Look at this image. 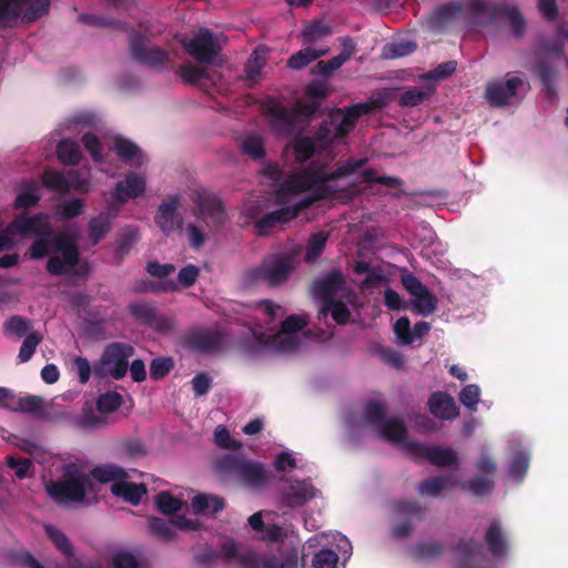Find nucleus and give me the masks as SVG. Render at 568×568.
Instances as JSON below:
<instances>
[{"label": "nucleus", "mask_w": 568, "mask_h": 568, "mask_svg": "<svg viewBox=\"0 0 568 568\" xmlns=\"http://www.w3.org/2000/svg\"><path fill=\"white\" fill-rule=\"evenodd\" d=\"M133 474L135 471H125L113 464L101 465L89 471L82 463H72L63 467L61 480L47 484V491L61 505L81 503L88 495L94 493V479L102 484L111 483L113 495L138 505L146 494V488L144 483L133 480Z\"/></svg>", "instance_id": "nucleus-3"}, {"label": "nucleus", "mask_w": 568, "mask_h": 568, "mask_svg": "<svg viewBox=\"0 0 568 568\" xmlns=\"http://www.w3.org/2000/svg\"><path fill=\"white\" fill-rule=\"evenodd\" d=\"M155 504L158 509L165 515L175 514L185 505L184 501L173 497L169 491L160 493L155 498Z\"/></svg>", "instance_id": "nucleus-44"}, {"label": "nucleus", "mask_w": 568, "mask_h": 568, "mask_svg": "<svg viewBox=\"0 0 568 568\" xmlns=\"http://www.w3.org/2000/svg\"><path fill=\"white\" fill-rule=\"evenodd\" d=\"M495 481L493 478L477 475L469 479L466 488L475 496L483 497L493 491Z\"/></svg>", "instance_id": "nucleus-46"}, {"label": "nucleus", "mask_w": 568, "mask_h": 568, "mask_svg": "<svg viewBox=\"0 0 568 568\" xmlns=\"http://www.w3.org/2000/svg\"><path fill=\"white\" fill-rule=\"evenodd\" d=\"M258 312L271 320H281L285 315L283 306L271 301H263L258 306Z\"/></svg>", "instance_id": "nucleus-64"}, {"label": "nucleus", "mask_w": 568, "mask_h": 568, "mask_svg": "<svg viewBox=\"0 0 568 568\" xmlns=\"http://www.w3.org/2000/svg\"><path fill=\"white\" fill-rule=\"evenodd\" d=\"M180 75L184 82L200 84L205 79L206 71L201 65L187 63L180 68Z\"/></svg>", "instance_id": "nucleus-52"}, {"label": "nucleus", "mask_w": 568, "mask_h": 568, "mask_svg": "<svg viewBox=\"0 0 568 568\" xmlns=\"http://www.w3.org/2000/svg\"><path fill=\"white\" fill-rule=\"evenodd\" d=\"M83 145L85 150L90 153L93 162L98 164L104 163V155L102 153V144L100 140L94 134H84L82 138Z\"/></svg>", "instance_id": "nucleus-55"}, {"label": "nucleus", "mask_w": 568, "mask_h": 568, "mask_svg": "<svg viewBox=\"0 0 568 568\" xmlns=\"http://www.w3.org/2000/svg\"><path fill=\"white\" fill-rule=\"evenodd\" d=\"M221 552L226 559L235 560L241 568H296L295 557L280 560L274 557L261 556L236 545L231 539L223 540Z\"/></svg>", "instance_id": "nucleus-12"}, {"label": "nucleus", "mask_w": 568, "mask_h": 568, "mask_svg": "<svg viewBox=\"0 0 568 568\" xmlns=\"http://www.w3.org/2000/svg\"><path fill=\"white\" fill-rule=\"evenodd\" d=\"M307 324L306 314H296L282 321L280 331H275V327L253 329V341L247 348L251 353H293L301 348L303 343L301 332Z\"/></svg>", "instance_id": "nucleus-5"}, {"label": "nucleus", "mask_w": 568, "mask_h": 568, "mask_svg": "<svg viewBox=\"0 0 568 568\" xmlns=\"http://www.w3.org/2000/svg\"><path fill=\"white\" fill-rule=\"evenodd\" d=\"M123 403L122 396L116 392H106L99 396L97 407L100 413L115 412Z\"/></svg>", "instance_id": "nucleus-47"}, {"label": "nucleus", "mask_w": 568, "mask_h": 568, "mask_svg": "<svg viewBox=\"0 0 568 568\" xmlns=\"http://www.w3.org/2000/svg\"><path fill=\"white\" fill-rule=\"evenodd\" d=\"M197 528V520L186 519L184 517L174 520L152 518L149 524L150 534L163 540L171 539L178 530L192 531L196 530Z\"/></svg>", "instance_id": "nucleus-20"}, {"label": "nucleus", "mask_w": 568, "mask_h": 568, "mask_svg": "<svg viewBox=\"0 0 568 568\" xmlns=\"http://www.w3.org/2000/svg\"><path fill=\"white\" fill-rule=\"evenodd\" d=\"M523 85L524 80L519 77L489 82L486 88V99L491 106H505L509 104L513 99L517 98V90Z\"/></svg>", "instance_id": "nucleus-15"}, {"label": "nucleus", "mask_w": 568, "mask_h": 568, "mask_svg": "<svg viewBox=\"0 0 568 568\" xmlns=\"http://www.w3.org/2000/svg\"><path fill=\"white\" fill-rule=\"evenodd\" d=\"M362 423L378 437L402 445L412 456L419 459L426 456V448L410 439L400 420L385 415L382 402L372 399L366 404Z\"/></svg>", "instance_id": "nucleus-6"}, {"label": "nucleus", "mask_w": 568, "mask_h": 568, "mask_svg": "<svg viewBox=\"0 0 568 568\" xmlns=\"http://www.w3.org/2000/svg\"><path fill=\"white\" fill-rule=\"evenodd\" d=\"M215 443L226 449L237 450L241 447V444L231 439L229 432L224 426H217L214 432Z\"/></svg>", "instance_id": "nucleus-63"}, {"label": "nucleus", "mask_w": 568, "mask_h": 568, "mask_svg": "<svg viewBox=\"0 0 568 568\" xmlns=\"http://www.w3.org/2000/svg\"><path fill=\"white\" fill-rule=\"evenodd\" d=\"M479 399L480 389L476 384L466 385L459 393L460 403L471 412L477 409Z\"/></svg>", "instance_id": "nucleus-51"}, {"label": "nucleus", "mask_w": 568, "mask_h": 568, "mask_svg": "<svg viewBox=\"0 0 568 568\" xmlns=\"http://www.w3.org/2000/svg\"><path fill=\"white\" fill-rule=\"evenodd\" d=\"M133 355V347L128 344L115 343L108 346L95 369L102 375H110L120 379L128 372V361Z\"/></svg>", "instance_id": "nucleus-14"}, {"label": "nucleus", "mask_w": 568, "mask_h": 568, "mask_svg": "<svg viewBox=\"0 0 568 568\" xmlns=\"http://www.w3.org/2000/svg\"><path fill=\"white\" fill-rule=\"evenodd\" d=\"M295 268L294 258L288 254H272L266 256L257 266L251 267L244 274L247 284L264 282L277 286L287 281Z\"/></svg>", "instance_id": "nucleus-10"}, {"label": "nucleus", "mask_w": 568, "mask_h": 568, "mask_svg": "<svg viewBox=\"0 0 568 568\" xmlns=\"http://www.w3.org/2000/svg\"><path fill=\"white\" fill-rule=\"evenodd\" d=\"M338 556L334 550L321 549L312 559V568H337Z\"/></svg>", "instance_id": "nucleus-50"}, {"label": "nucleus", "mask_w": 568, "mask_h": 568, "mask_svg": "<svg viewBox=\"0 0 568 568\" xmlns=\"http://www.w3.org/2000/svg\"><path fill=\"white\" fill-rule=\"evenodd\" d=\"M180 203L181 197L175 194L169 196L158 207L154 222L165 235H170L182 226V220L176 214Z\"/></svg>", "instance_id": "nucleus-19"}, {"label": "nucleus", "mask_w": 568, "mask_h": 568, "mask_svg": "<svg viewBox=\"0 0 568 568\" xmlns=\"http://www.w3.org/2000/svg\"><path fill=\"white\" fill-rule=\"evenodd\" d=\"M463 16V4L459 1H450L437 7L428 18L430 28L444 31Z\"/></svg>", "instance_id": "nucleus-22"}, {"label": "nucleus", "mask_w": 568, "mask_h": 568, "mask_svg": "<svg viewBox=\"0 0 568 568\" xmlns=\"http://www.w3.org/2000/svg\"><path fill=\"white\" fill-rule=\"evenodd\" d=\"M114 216L115 214L103 212L90 220L88 230L89 237L93 244H97L105 236V234L110 230L111 222L114 219Z\"/></svg>", "instance_id": "nucleus-32"}, {"label": "nucleus", "mask_w": 568, "mask_h": 568, "mask_svg": "<svg viewBox=\"0 0 568 568\" xmlns=\"http://www.w3.org/2000/svg\"><path fill=\"white\" fill-rule=\"evenodd\" d=\"M45 531L54 545L64 554L70 555L72 547L65 535L53 526H45Z\"/></svg>", "instance_id": "nucleus-60"}, {"label": "nucleus", "mask_w": 568, "mask_h": 568, "mask_svg": "<svg viewBox=\"0 0 568 568\" xmlns=\"http://www.w3.org/2000/svg\"><path fill=\"white\" fill-rule=\"evenodd\" d=\"M428 412L443 420H453L459 415V408L454 398L445 392H436L430 395Z\"/></svg>", "instance_id": "nucleus-24"}, {"label": "nucleus", "mask_w": 568, "mask_h": 568, "mask_svg": "<svg viewBox=\"0 0 568 568\" xmlns=\"http://www.w3.org/2000/svg\"><path fill=\"white\" fill-rule=\"evenodd\" d=\"M6 332L17 337L27 336L30 332V323L22 317L13 316L4 324Z\"/></svg>", "instance_id": "nucleus-57"}, {"label": "nucleus", "mask_w": 568, "mask_h": 568, "mask_svg": "<svg viewBox=\"0 0 568 568\" xmlns=\"http://www.w3.org/2000/svg\"><path fill=\"white\" fill-rule=\"evenodd\" d=\"M484 540L488 551L494 558L498 559L506 556L508 550V541L500 521L493 520L489 524L485 532Z\"/></svg>", "instance_id": "nucleus-27"}, {"label": "nucleus", "mask_w": 568, "mask_h": 568, "mask_svg": "<svg viewBox=\"0 0 568 568\" xmlns=\"http://www.w3.org/2000/svg\"><path fill=\"white\" fill-rule=\"evenodd\" d=\"M133 58L146 65L159 67L168 59V53L156 47H146L139 41L132 42Z\"/></svg>", "instance_id": "nucleus-28"}, {"label": "nucleus", "mask_w": 568, "mask_h": 568, "mask_svg": "<svg viewBox=\"0 0 568 568\" xmlns=\"http://www.w3.org/2000/svg\"><path fill=\"white\" fill-rule=\"evenodd\" d=\"M428 464L438 467L457 466L458 456L450 447L428 446Z\"/></svg>", "instance_id": "nucleus-31"}, {"label": "nucleus", "mask_w": 568, "mask_h": 568, "mask_svg": "<svg viewBox=\"0 0 568 568\" xmlns=\"http://www.w3.org/2000/svg\"><path fill=\"white\" fill-rule=\"evenodd\" d=\"M51 0H0V28L30 23L49 12Z\"/></svg>", "instance_id": "nucleus-11"}, {"label": "nucleus", "mask_w": 568, "mask_h": 568, "mask_svg": "<svg viewBox=\"0 0 568 568\" xmlns=\"http://www.w3.org/2000/svg\"><path fill=\"white\" fill-rule=\"evenodd\" d=\"M225 344V337L217 331L202 329L194 332L189 338V345L197 352H215Z\"/></svg>", "instance_id": "nucleus-26"}, {"label": "nucleus", "mask_w": 568, "mask_h": 568, "mask_svg": "<svg viewBox=\"0 0 568 568\" xmlns=\"http://www.w3.org/2000/svg\"><path fill=\"white\" fill-rule=\"evenodd\" d=\"M42 182L55 192L65 193L70 190L68 174L63 175L57 171L47 170L42 175Z\"/></svg>", "instance_id": "nucleus-43"}, {"label": "nucleus", "mask_w": 568, "mask_h": 568, "mask_svg": "<svg viewBox=\"0 0 568 568\" xmlns=\"http://www.w3.org/2000/svg\"><path fill=\"white\" fill-rule=\"evenodd\" d=\"M457 485L455 474H446L428 478V496L437 497L452 490Z\"/></svg>", "instance_id": "nucleus-38"}, {"label": "nucleus", "mask_w": 568, "mask_h": 568, "mask_svg": "<svg viewBox=\"0 0 568 568\" xmlns=\"http://www.w3.org/2000/svg\"><path fill=\"white\" fill-rule=\"evenodd\" d=\"M16 234L37 236L30 248V255L36 260L49 256L47 268L50 274L84 275L88 273L87 263L79 257L75 241L67 240L63 234H54L47 215H21L6 229L0 223V251L13 244V235Z\"/></svg>", "instance_id": "nucleus-2"}, {"label": "nucleus", "mask_w": 568, "mask_h": 568, "mask_svg": "<svg viewBox=\"0 0 568 568\" xmlns=\"http://www.w3.org/2000/svg\"><path fill=\"white\" fill-rule=\"evenodd\" d=\"M317 490L306 480L295 481L285 487L282 498L288 507H300L306 501L314 499Z\"/></svg>", "instance_id": "nucleus-25"}, {"label": "nucleus", "mask_w": 568, "mask_h": 568, "mask_svg": "<svg viewBox=\"0 0 568 568\" xmlns=\"http://www.w3.org/2000/svg\"><path fill=\"white\" fill-rule=\"evenodd\" d=\"M146 191V176L142 173L130 172L114 187L112 197L119 204L142 196Z\"/></svg>", "instance_id": "nucleus-18"}, {"label": "nucleus", "mask_w": 568, "mask_h": 568, "mask_svg": "<svg viewBox=\"0 0 568 568\" xmlns=\"http://www.w3.org/2000/svg\"><path fill=\"white\" fill-rule=\"evenodd\" d=\"M394 332L397 341L402 345H410L416 339H420L426 332V324L424 322L416 323L414 328L410 329V324L407 317H399L394 324Z\"/></svg>", "instance_id": "nucleus-29"}, {"label": "nucleus", "mask_w": 568, "mask_h": 568, "mask_svg": "<svg viewBox=\"0 0 568 568\" xmlns=\"http://www.w3.org/2000/svg\"><path fill=\"white\" fill-rule=\"evenodd\" d=\"M70 189L81 193H89L92 190V182L88 174H83L78 170L68 172Z\"/></svg>", "instance_id": "nucleus-54"}, {"label": "nucleus", "mask_w": 568, "mask_h": 568, "mask_svg": "<svg viewBox=\"0 0 568 568\" xmlns=\"http://www.w3.org/2000/svg\"><path fill=\"white\" fill-rule=\"evenodd\" d=\"M42 398L38 396L14 398L12 410H20L39 415L42 408Z\"/></svg>", "instance_id": "nucleus-49"}, {"label": "nucleus", "mask_w": 568, "mask_h": 568, "mask_svg": "<svg viewBox=\"0 0 568 568\" xmlns=\"http://www.w3.org/2000/svg\"><path fill=\"white\" fill-rule=\"evenodd\" d=\"M501 4H491L483 0H470L468 4V21L478 27H485L499 20Z\"/></svg>", "instance_id": "nucleus-23"}, {"label": "nucleus", "mask_w": 568, "mask_h": 568, "mask_svg": "<svg viewBox=\"0 0 568 568\" xmlns=\"http://www.w3.org/2000/svg\"><path fill=\"white\" fill-rule=\"evenodd\" d=\"M507 19L510 27L511 32L516 38H521L526 31V22L523 13L517 7H509L501 4L499 9V20Z\"/></svg>", "instance_id": "nucleus-34"}, {"label": "nucleus", "mask_w": 568, "mask_h": 568, "mask_svg": "<svg viewBox=\"0 0 568 568\" xmlns=\"http://www.w3.org/2000/svg\"><path fill=\"white\" fill-rule=\"evenodd\" d=\"M328 52V48H312L308 47L293 54L287 62L291 69L300 70L315 61L316 59L325 55Z\"/></svg>", "instance_id": "nucleus-35"}, {"label": "nucleus", "mask_w": 568, "mask_h": 568, "mask_svg": "<svg viewBox=\"0 0 568 568\" xmlns=\"http://www.w3.org/2000/svg\"><path fill=\"white\" fill-rule=\"evenodd\" d=\"M111 565L113 568H138V558L130 551L118 549L111 556Z\"/></svg>", "instance_id": "nucleus-56"}, {"label": "nucleus", "mask_w": 568, "mask_h": 568, "mask_svg": "<svg viewBox=\"0 0 568 568\" xmlns=\"http://www.w3.org/2000/svg\"><path fill=\"white\" fill-rule=\"evenodd\" d=\"M173 366V362L168 357H160L152 361L150 374L152 378L159 379L165 376Z\"/></svg>", "instance_id": "nucleus-62"}, {"label": "nucleus", "mask_w": 568, "mask_h": 568, "mask_svg": "<svg viewBox=\"0 0 568 568\" xmlns=\"http://www.w3.org/2000/svg\"><path fill=\"white\" fill-rule=\"evenodd\" d=\"M59 160L65 165H75L81 159L79 145L71 140H62L57 145Z\"/></svg>", "instance_id": "nucleus-36"}, {"label": "nucleus", "mask_w": 568, "mask_h": 568, "mask_svg": "<svg viewBox=\"0 0 568 568\" xmlns=\"http://www.w3.org/2000/svg\"><path fill=\"white\" fill-rule=\"evenodd\" d=\"M529 467V455L525 452H517L511 458L508 466V475L510 478L521 481L527 474Z\"/></svg>", "instance_id": "nucleus-40"}, {"label": "nucleus", "mask_w": 568, "mask_h": 568, "mask_svg": "<svg viewBox=\"0 0 568 568\" xmlns=\"http://www.w3.org/2000/svg\"><path fill=\"white\" fill-rule=\"evenodd\" d=\"M314 297L322 301L321 314L328 313L338 324H344L349 318V311L339 298H347L351 302V292L344 286V278L339 272H331L324 277L314 282L312 286Z\"/></svg>", "instance_id": "nucleus-8"}, {"label": "nucleus", "mask_w": 568, "mask_h": 568, "mask_svg": "<svg viewBox=\"0 0 568 568\" xmlns=\"http://www.w3.org/2000/svg\"><path fill=\"white\" fill-rule=\"evenodd\" d=\"M373 104L365 102L347 108L345 111H333L327 121L322 124L316 140L310 138L297 139L292 146L284 150V156L290 160L292 156L297 164H303L317 150L318 155L326 154L331 159L336 155L333 145L341 142L355 126L357 119L371 112Z\"/></svg>", "instance_id": "nucleus-4"}, {"label": "nucleus", "mask_w": 568, "mask_h": 568, "mask_svg": "<svg viewBox=\"0 0 568 568\" xmlns=\"http://www.w3.org/2000/svg\"><path fill=\"white\" fill-rule=\"evenodd\" d=\"M366 162V159L348 160L341 163L336 169H332L317 158L307 168H296L285 173L277 165H268L264 170V175L274 182L278 197L285 195H303V197L290 202L288 205L272 211L260 219L258 210L251 202L245 203L243 212L248 217L256 219V232L265 234L270 227L293 220L298 211L318 199L328 195L342 197L337 194L348 184V179L362 169Z\"/></svg>", "instance_id": "nucleus-1"}, {"label": "nucleus", "mask_w": 568, "mask_h": 568, "mask_svg": "<svg viewBox=\"0 0 568 568\" xmlns=\"http://www.w3.org/2000/svg\"><path fill=\"white\" fill-rule=\"evenodd\" d=\"M317 109L315 103H297L287 109L274 98H266L261 103V110L268 119V125L273 131L282 135H291L297 126L301 118L311 116Z\"/></svg>", "instance_id": "nucleus-9"}, {"label": "nucleus", "mask_w": 568, "mask_h": 568, "mask_svg": "<svg viewBox=\"0 0 568 568\" xmlns=\"http://www.w3.org/2000/svg\"><path fill=\"white\" fill-rule=\"evenodd\" d=\"M191 507L196 515H214L224 508V500L211 494H199L191 500Z\"/></svg>", "instance_id": "nucleus-30"}, {"label": "nucleus", "mask_w": 568, "mask_h": 568, "mask_svg": "<svg viewBox=\"0 0 568 568\" xmlns=\"http://www.w3.org/2000/svg\"><path fill=\"white\" fill-rule=\"evenodd\" d=\"M185 51L201 63H212L217 57L225 38L213 34L207 29L199 30L192 38L181 37L179 40Z\"/></svg>", "instance_id": "nucleus-13"}, {"label": "nucleus", "mask_w": 568, "mask_h": 568, "mask_svg": "<svg viewBox=\"0 0 568 568\" xmlns=\"http://www.w3.org/2000/svg\"><path fill=\"white\" fill-rule=\"evenodd\" d=\"M328 233L323 231L317 232L310 237L305 254V260L307 262H313L321 255L326 245Z\"/></svg>", "instance_id": "nucleus-45"}, {"label": "nucleus", "mask_w": 568, "mask_h": 568, "mask_svg": "<svg viewBox=\"0 0 568 568\" xmlns=\"http://www.w3.org/2000/svg\"><path fill=\"white\" fill-rule=\"evenodd\" d=\"M248 524L257 532H261V538L268 541L277 540L282 535V528L274 524L264 525L263 513L258 511L248 518Z\"/></svg>", "instance_id": "nucleus-33"}, {"label": "nucleus", "mask_w": 568, "mask_h": 568, "mask_svg": "<svg viewBox=\"0 0 568 568\" xmlns=\"http://www.w3.org/2000/svg\"><path fill=\"white\" fill-rule=\"evenodd\" d=\"M192 200L197 205V216L203 221H211L216 226L224 215L223 205L220 199L205 189H196L192 192Z\"/></svg>", "instance_id": "nucleus-16"}, {"label": "nucleus", "mask_w": 568, "mask_h": 568, "mask_svg": "<svg viewBox=\"0 0 568 568\" xmlns=\"http://www.w3.org/2000/svg\"><path fill=\"white\" fill-rule=\"evenodd\" d=\"M457 69V62L449 60L438 64L435 69L428 71V97L435 91L434 82L450 77Z\"/></svg>", "instance_id": "nucleus-41"}, {"label": "nucleus", "mask_w": 568, "mask_h": 568, "mask_svg": "<svg viewBox=\"0 0 568 568\" xmlns=\"http://www.w3.org/2000/svg\"><path fill=\"white\" fill-rule=\"evenodd\" d=\"M40 200L39 189L36 184H30L17 195L14 201L16 209H26L34 205Z\"/></svg>", "instance_id": "nucleus-53"}, {"label": "nucleus", "mask_w": 568, "mask_h": 568, "mask_svg": "<svg viewBox=\"0 0 568 568\" xmlns=\"http://www.w3.org/2000/svg\"><path fill=\"white\" fill-rule=\"evenodd\" d=\"M241 149L254 160L262 159L265 154L264 140L255 133L247 134L242 139Z\"/></svg>", "instance_id": "nucleus-39"}, {"label": "nucleus", "mask_w": 568, "mask_h": 568, "mask_svg": "<svg viewBox=\"0 0 568 568\" xmlns=\"http://www.w3.org/2000/svg\"><path fill=\"white\" fill-rule=\"evenodd\" d=\"M264 58L260 55V52L255 50L251 58L247 61L245 67V75L250 81H254L261 73L262 68L264 67Z\"/></svg>", "instance_id": "nucleus-59"}, {"label": "nucleus", "mask_w": 568, "mask_h": 568, "mask_svg": "<svg viewBox=\"0 0 568 568\" xmlns=\"http://www.w3.org/2000/svg\"><path fill=\"white\" fill-rule=\"evenodd\" d=\"M41 341H42V335H40L38 333L31 332V333L27 334V336L24 337V339L20 346V351H19V355H18L19 361L21 363L28 362L34 354V351H36L37 346L41 343Z\"/></svg>", "instance_id": "nucleus-48"}, {"label": "nucleus", "mask_w": 568, "mask_h": 568, "mask_svg": "<svg viewBox=\"0 0 568 568\" xmlns=\"http://www.w3.org/2000/svg\"><path fill=\"white\" fill-rule=\"evenodd\" d=\"M415 49L416 44L413 41H395L385 44L382 54L385 59H396L410 54Z\"/></svg>", "instance_id": "nucleus-42"}, {"label": "nucleus", "mask_w": 568, "mask_h": 568, "mask_svg": "<svg viewBox=\"0 0 568 568\" xmlns=\"http://www.w3.org/2000/svg\"><path fill=\"white\" fill-rule=\"evenodd\" d=\"M108 148L126 164L140 168L146 162L143 151L131 140L122 135H111L105 140Z\"/></svg>", "instance_id": "nucleus-17"}, {"label": "nucleus", "mask_w": 568, "mask_h": 568, "mask_svg": "<svg viewBox=\"0 0 568 568\" xmlns=\"http://www.w3.org/2000/svg\"><path fill=\"white\" fill-rule=\"evenodd\" d=\"M213 468L222 479L234 478L239 485L253 490L264 488L271 477L263 464L235 454H225L216 458Z\"/></svg>", "instance_id": "nucleus-7"}, {"label": "nucleus", "mask_w": 568, "mask_h": 568, "mask_svg": "<svg viewBox=\"0 0 568 568\" xmlns=\"http://www.w3.org/2000/svg\"><path fill=\"white\" fill-rule=\"evenodd\" d=\"M106 424V417L100 415L91 407L83 409L82 414L74 419V426L80 429H97Z\"/></svg>", "instance_id": "nucleus-37"}, {"label": "nucleus", "mask_w": 568, "mask_h": 568, "mask_svg": "<svg viewBox=\"0 0 568 568\" xmlns=\"http://www.w3.org/2000/svg\"><path fill=\"white\" fill-rule=\"evenodd\" d=\"M84 210V201L81 199H72L69 201L63 202L58 213L63 219H72L83 213Z\"/></svg>", "instance_id": "nucleus-58"}, {"label": "nucleus", "mask_w": 568, "mask_h": 568, "mask_svg": "<svg viewBox=\"0 0 568 568\" xmlns=\"http://www.w3.org/2000/svg\"><path fill=\"white\" fill-rule=\"evenodd\" d=\"M454 568H483V547L474 538L460 539L454 548Z\"/></svg>", "instance_id": "nucleus-21"}, {"label": "nucleus", "mask_w": 568, "mask_h": 568, "mask_svg": "<svg viewBox=\"0 0 568 568\" xmlns=\"http://www.w3.org/2000/svg\"><path fill=\"white\" fill-rule=\"evenodd\" d=\"M432 251L433 257L428 254V261H430L433 264L443 266L445 262L443 261V257L446 252L445 245L438 241L437 239H434L430 232L428 231V251Z\"/></svg>", "instance_id": "nucleus-61"}]
</instances>
